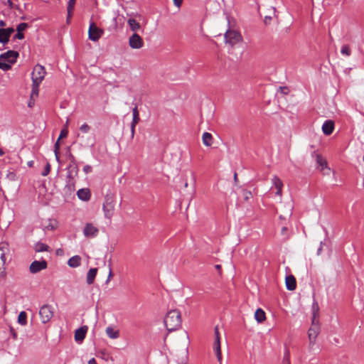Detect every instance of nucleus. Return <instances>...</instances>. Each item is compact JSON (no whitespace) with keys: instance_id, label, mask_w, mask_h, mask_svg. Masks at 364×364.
I'll list each match as a JSON object with an SVG mask.
<instances>
[{"instance_id":"45","label":"nucleus","mask_w":364,"mask_h":364,"mask_svg":"<svg viewBox=\"0 0 364 364\" xmlns=\"http://www.w3.org/2000/svg\"><path fill=\"white\" fill-rule=\"evenodd\" d=\"M73 10L74 9H70L69 10V9L68 8V17H67V23H70V19L73 15Z\"/></svg>"},{"instance_id":"7","label":"nucleus","mask_w":364,"mask_h":364,"mask_svg":"<svg viewBox=\"0 0 364 364\" xmlns=\"http://www.w3.org/2000/svg\"><path fill=\"white\" fill-rule=\"evenodd\" d=\"M39 316L43 323L48 322L53 316V311L51 306L43 305L39 311Z\"/></svg>"},{"instance_id":"52","label":"nucleus","mask_w":364,"mask_h":364,"mask_svg":"<svg viewBox=\"0 0 364 364\" xmlns=\"http://www.w3.org/2000/svg\"><path fill=\"white\" fill-rule=\"evenodd\" d=\"M112 272L111 271V269L109 270V275H108V277H107V283L110 280V279L112 278Z\"/></svg>"},{"instance_id":"24","label":"nucleus","mask_w":364,"mask_h":364,"mask_svg":"<svg viewBox=\"0 0 364 364\" xmlns=\"http://www.w3.org/2000/svg\"><path fill=\"white\" fill-rule=\"evenodd\" d=\"M255 318L258 323H262L266 319L265 312L262 309H257L255 312Z\"/></svg>"},{"instance_id":"42","label":"nucleus","mask_w":364,"mask_h":364,"mask_svg":"<svg viewBox=\"0 0 364 364\" xmlns=\"http://www.w3.org/2000/svg\"><path fill=\"white\" fill-rule=\"evenodd\" d=\"M92 168L91 166L90 165H85L83 168V171L85 173H89L90 172H92Z\"/></svg>"},{"instance_id":"23","label":"nucleus","mask_w":364,"mask_h":364,"mask_svg":"<svg viewBox=\"0 0 364 364\" xmlns=\"http://www.w3.org/2000/svg\"><path fill=\"white\" fill-rule=\"evenodd\" d=\"M105 332L107 336L112 339H116L119 337V331L114 330L111 326H107L105 329Z\"/></svg>"},{"instance_id":"58","label":"nucleus","mask_w":364,"mask_h":364,"mask_svg":"<svg viewBox=\"0 0 364 364\" xmlns=\"http://www.w3.org/2000/svg\"><path fill=\"white\" fill-rule=\"evenodd\" d=\"M4 152L3 151V150L1 149H0V156H2L4 155Z\"/></svg>"},{"instance_id":"1","label":"nucleus","mask_w":364,"mask_h":364,"mask_svg":"<svg viewBox=\"0 0 364 364\" xmlns=\"http://www.w3.org/2000/svg\"><path fill=\"white\" fill-rule=\"evenodd\" d=\"M164 324L168 331L177 330L181 325L180 311L176 309L169 311L164 318Z\"/></svg>"},{"instance_id":"5","label":"nucleus","mask_w":364,"mask_h":364,"mask_svg":"<svg viewBox=\"0 0 364 364\" xmlns=\"http://www.w3.org/2000/svg\"><path fill=\"white\" fill-rule=\"evenodd\" d=\"M242 40L241 34L235 30H228L225 33V41L231 46H235Z\"/></svg>"},{"instance_id":"33","label":"nucleus","mask_w":364,"mask_h":364,"mask_svg":"<svg viewBox=\"0 0 364 364\" xmlns=\"http://www.w3.org/2000/svg\"><path fill=\"white\" fill-rule=\"evenodd\" d=\"M11 63H8L4 60H0V69L3 70H9L11 68Z\"/></svg>"},{"instance_id":"27","label":"nucleus","mask_w":364,"mask_h":364,"mask_svg":"<svg viewBox=\"0 0 364 364\" xmlns=\"http://www.w3.org/2000/svg\"><path fill=\"white\" fill-rule=\"evenodd\" d=\"M312 314L311 319L319 320V306L316 302H314L312 305Z\"/></svg>"},{"instance_id":"4","label":"nucleus","mask_w":364,"mask_h":364,"mask_svg":"<svg viewBox=\"0 0 364 364\" xmlns=\"http://www.w3.org/2000/svg\"><path fill=\"white\" fill-rule=\"evenodd\" d=\"M320 333V322L319 320L311 319V324L308 331L309 348L310 350L314 349L316 344V338Z\"/></svg>"},{"instance_id":"46","label":"nucleus","mask_w":364,"mask_h":364,"mask_svg":"<svg viewBox=\"0 0 364 364\" xmlns=\"http://www.w3.org/2000/svg\"><path fill=\"white\" fill-rule=\"evenodd\" d=\"M23 38H24V35H23V33H21V32H19V33H18V32L17 31V33L15 35V38H17V39H20V40H21V39H23Z\"/></svg>"},{"instance_id":"62","label":"nucleus","mask_w":364,"mask_h":364,"mask_svg":"<svg viewBox=\"0 0 364 364\" xmlns=\"http://www.w3.org/2000/svg\"><path fill=\"white\" fill-rule=\"evenodd\" d=\"M13 335L14 337H16V336L15 333H13Z\"/></svg>"},{"instance_id":"55","label":"nucleus","mask_w":364,"mask_h":364,"mask_svg":"<svg viewBox=\"0 0 364 364\" xmlns=\"http://www.w3.org/2000/svg\"><path fill=\"white\" fill-rule=\"evenodd\" d=\"M322 251V243H321L320 247L318 249L317 255H319Z\"/></svg>"},{"instance_id":"36","label":"nucleus","mask_w":364,"mask_h":364,"mask_svg":"<svg viewBox=\"0 0 364 364\" xmlns=\"http://www.w3.org/2000/svg\"><path fill=\"white\" fill-rule=\"evenodd\" d=\"M283 364H291L290 362V354L289 350H286L284 358H283Z\"/></svg>"},{"instance_id":"10","label":"nucleus","mask_w":364,"mask_h":364,"mask_svg":"<svg viewBox=\"0 0 364 364\" xmlns=\"http://www.w3.org/2000/svg\"><path fill=\"white\" fill-rule=\"evenodd\" d=\"M129 46L132 49H140L144 46V41L140 36L134 33L129 38Z\"/></svg>"},{"instance_id":"21","label":"nucleus","mask_w":364,"mask_h":364,"mask_svg":"<svg viewBox=\"0 0 364 364\" xmlns=\"http://www.w3.org/2000/svg\"><path fill=\"white\" fill-rule=\"evenodd\" d=\"M77 195L80 200L84 201H87L90 198V192L87 188L80 189L77 191Z\"/></svg>"},{"instance_id":"9","label":"nucleus","mask_w":364,"mask_h":364,"mask_svg":"<svg viewBox=\"0 0 364 364\" xmlns=\"http://www.w3.org/2000/svg\"><path fill=\"white\" fill-rule=\"evenodd\" d=\"M215 342L213 344V350L215 353L218 361L219 362V364H222V353H221V348H220V333L218 331V328L216 326L215 328Z\"/></svg>"},{"instance_id":"56","label":"nucleus","mask_w":364,"mask_h":364,"mask_svg":"<svg viewBox=\"0 0 364 364\" xmlns=\"http://www.w3.org/2000/svg\"><path fill=\"white\" fill-rule=\"evenodd\" d=\"M6 26V23L4 21H0V26L4 27Z\"/></svg>"},{"instance_id":"2","label":"nucleus","mask_w":364,"mask_h":364,"mask_svg":"<svg viewBox=\"0 0 364 364\" xmlns=\"http://www.w3.org/2000/svg\"><path fill=\"white\" fill-rule=\"evenodd\" d=\"M10 259V250L9 244L6 242L0 243V278H5L6 276V265Z\"/></svg>"},{"instance_id":"31","label":"nucleus","mask_w":364,"mask_h":364,"mask_svg":"<svg viewBox=\"0 0 364 364\" xmlns=\"http://www.w3.org/2000/svg\"><path fill=\"white\" fill-rule=\"evenodd\" d=\"M39 85L40 84H36V83L33 82L32 91H31V100H33L34 97H37L38 96Z\"/></svg>"},{"instance_id":"48","label":"nucleus","mask_w":364,"mask_h":364,"mask_svg":"<svg viewBox=\"0 0 364 364\" xmlns=\"http://www.w3.org/2000/svg\"><path fill=\"white\" fill-rule=\"evenodd\" d=\"M173 4L176 6L180 7L183 3V0H173Z\"/></svg>"},{"instance_id":"47","label":"nucleus","mask_w":364,"mask_h":364,"mask_svg":"<svg viewBox=\"0 0 364 364\" xmlns=\"http://www.w3.org/2000/svg\"><path fill=\"white\" fill-rule=\"evenodd\" d=\"M279 90H280L282 93H283L284 95H287L288 94L289 90H288V88L287 87H280Z\"/></svg>"},{"instance_id":"25","label":"nucleus","mask_w":364,"mask_h":364,"mask_svg":"<svg viewBox=\"0 0 364 364\" xmlns=\"http://www.w3.org/2000/svg\"><path fill=\"white\" fill-rule=\"evenodd\" d=\"M127 23L131 31L134 32H136L141 28L140 23L137 22L134 18H129L127 21Z\"/></svg>"},{"instance_id":"38","label":"nucleus","mask_w":364,"mask_h":364,"mask_svg":"<svg viewBox=\"0 0 364 364\" xmlns=\"http://www.w3.org/2000/svg\"><path fill=\"white\" fill-rule=\"evenodd\" d=\"M28 27V24L26 23H21L18 25L17 28H16V31L19 33V32H23V31H25Z\"/></svg>"},{"instance_id":"53","label":"nucleus","mask_w":364,"mask_h":364,"mask_svg":"<svg viewBox=\"0 0 364 364\" xmlns=\"http://www.w3.org/2000/svg\"><path fill=\"white\" fill-rule=\"evenodd\" d=\"M272 18L271 17H267L266 16L265 17V19H264V23L267 24L268 23H269V21H271Z\"/></svg>"},{"instance_id":"35","label":"nucleus","mask_w":364,"mask_h":364,"mask_svg":"<svg viewBox=\"0 0 364 364\" xmlns=\"http://www.w3.org/2000/svg\"><path fill=\"white\" fill-rule=\"evenodd\" d=\"M341 53L343 55L350 56L351 54V50L348 45H344L342 46Z\"/></svg>"},{"instance_id":"19","label":"nucleus","mask_w":364,"mask_h":364,"mask_svg":"<svg viewBox=\"0 0 364 364\" xmlns=\"http://www.w3.org/2000/svg\"><path fill=\"white\" fill-rule=\"evenodd\" d=\"M97 268H91L89 269L86 276V282L87 284L90 285L93 284L97 274Z\"/></svg>"},{"instance_id":"11","label":"nucleus","mask_w":364,"mask_h":364,"mask_svg":"<svg viewBox=\"0 0 364 364\" xmlns=\"http://www.w3.org/2000/svg\"><path fill=\"white\" fill-rule=\"evenodd\" d=\"M48 264L46 260H41V261H33L30 267L29 270L32 274H36L41 270L46 269L47 268Z\"/></svg>"},{"instance_id":"43","label":"nucleus","mask_w":364,"mask_h":364,"mask_svg":"<svg viewBox=\"0 0 364 364\" xmlns=\"http://www.w3.org/2000/svg\"><path fill=\"white\" fill-rule=\"evenodd\" d=\"M75 0H69L68 8L69 10L74 9Z\"/></svg>"},{"instance_id":"15","label":"nucleus","mask_w":364,"mask_h":364,"mask_svg":"<svg viewBox=\"0 0 364 364\" xmlns=\"http://www.w3.org/2000/svg\"><path fill=\"white\" fill-rule=\"evenodd\" d=\"M87 326H83L80 327V328L77 329L75 332V340L77 342H81L82 341L86 336L87 331Z\"/></svg>"},{"instance_id":"22","label":"nucleus","mask_w":364,"mask_h":364,"mask_svg":"<svg viewBox=\"0 0 364 364\" xmlns=\"http://www.w3.org/2000/svg\"><path fill=\"white\" fill-rule=\"evenodd\" d=\"M68 264L72 268L79 267L81 264V257L79 255L72 257L68 259Z\"/></svg>"},{"instance_id":"51","label":"nucleus","mask_w":364,"mask_h":364,"mask_svg":"<svg viewBox=\"0 0 364 364\" xmlns=\"http://www.w3.org/2000/svg\"><path fill=\"white\" fill-rule=\"evenodd\" d=\"M88 364H97L95 358H92L89 360Z\"/></svg>"},{"instance_id":"3","label":"nucleus","mask_w":364,"mask_h":364,"mask_svg":"<svg viewBox=\"0 0 364 364\" xmlns=\"http://www.w3.org/2000/svg\"><path fill=\"white\" fill-rule=\"evenodd\" d=\"M116 198L113 194H107L102 203L104 215L107 219H111L114 214L116 206Z\"/></svg>"},{"instance_id":"44","label":"nucleus","mask_w":364,"mask_h":364,"mask_svg":"<svg viewBox=\"0 0 364 364\" xmlns=\"http://www.w3.org/2000/svg\"><path fill=\"white\" fill-rule=\"evenodd\" d=\"M73 10L74 9H70L69 10V9L68 8V17H67V23H70V19L73 15Z\"/></svg>"},{"instance_id":"39","label":"nucleus","mask_w":364,"mask_h":364,"mask_svg":"<svg viewBox=\"0 0 364 364\" xmlns=\"http://www.w3.org/2000/svg\"><path fill=\"white\" fill-rule=\"evenodd\" d=\"M68 134V128H63L60 133V135L58 136V141H60L63 138L67 137Z\"/></svg>"},{"instance_id":"13","label":"nucleus","mask_w":364,"mask_h":364,"mask_svg":"<svg viewBox=\"0 0 364 364\" xmlns=\"http://www.w3.org/2000/svg\"><path fill=\"white\" fill-rule=\"evenodd\" d=\"M18 57V53L14 50H9L0 55V60H4L8 63H14Z\"/></svg>"},{"instance_id":"61","label":"nucleus","mask_w":364,"mask_h":364,"mask_svg":"<svg viewBox=\"0 0 364 364\" xmlns=\"http://www.w3.org/2000/svg\"><path fill=\"white\" fill-rule=\"evenodd\" d=\"M184 186H185V188H187V187H188V183H187V182H186V183H185Z\"/></svg>"},{"instance_id":"14","label":"nucleus","mask_w":364,"mask_h":364,"mask_svg":"<svg viewBox=\"0 0 364 364\" xmlns=\"http://www.w3.org/2000/svg\"><path fill=\"white\" fill-rule=\"evenodd\" d=\"M132 114H133V119L131 123V136H132V138H134V134H135V127L140 120L139 113L137 107H135L133 108Z\"/></svg>"},{"instance_id":"29","label":"nucleus","mask_w":364,"mask_h":364,"mask_svg":"<svg viewBox=\"0 0 364 364\" xmlns=\"http://www.w3.org/2000/svg\"><path fill=\"white\" fill-rule=\"evenodd\" d=\"M18 322L22 326H25L27 323V314L25 311H21L19 313Z\"/></svg>"},{"instance_id":"20","label":"nucleus","mask_w":364,"mask_h":364,"mask_svg":"<svg viewBox=\"0 0 364 364\" xmlns=\"http://www.w3.org/2000/svg\"><path fill=\"white\" fill-rule=\"evenodd\" d=\"M286 287L288 290L293 291L296 287V279L293 275H289L286 277Z\"/></svg>"},{"instance_id":"34","label":"nucleus","mask_w":364,"mask_h":364,"mask_svg":"<svg viewBox=\"0 0 364 364\" xmlns=\"http://www.w3.org/2000/svg\"><path fill=\"white\" fill-rule=\"evenodd\" d=\"M54 153L55 156V159L58 161L60 160V141H58V139H57L55 145H54Z\"/></svg>"},{"instance_id":"30","label":"nucleus","mask_w":364,"mask_h":364,"mask_svg":"<svg viewBox=\"0 0 364 364\" xmlns=\"http://www.w3.org/2000/svg\"><path fill=\"white\" fill-rule=\"evenodd\" d=\"M48 248L49 247L47 245L42 242H38L35 246V250L38 252L48 251Z\"/></svg>"},{"instance_id":"17","label":"nucleus","mask_w":364,"mask_h":364,"mask_svg":"<svg viewBox=\"0 0 364 364\" xmlns=\"http://www.w3.org/2000/svg\"><path fill=\"white\" fill-rule=\"evenodd\" d=\"M334 129V122L332 120L326 121L322 126V131L324 134L328 136L332 134Z\"/></svg>"},{"instance_id":"16","label":"nucleus","mask_w":364,"mask_h":364,"mask_svg":"<svg viewBox=\"0 0 364 364\" xmlns=\"http://www.w3.org/2000/svg\"><path fill=\"white\" fill-rule=\"evenodd\" d=\"M272 182L277 188L276 195L279 196L281 198L283 188V183L282 180L277 176H274L272 179Z\"/></svg>"},{"instance_id":"54","label":"nucleus","mask_w":364,"mask_h":364,"mask_svg":"<svg viewBox=\"0 0 364 364\" xmlns=\"http://www.w3.org/2000/svg\"><path fill=\"white\" fill-rule=\"evenodd\" d=\"M234 181H235V183L237 184V181H238L237 173H235V174H234Z\"/></svg>"},{"instance_id":"41","label":"nucleus","mask_w":364,"mask_h":364,"mask_svg":"<svg viewBox=\"0 0 364 364\" xmlns=\"http://www.w3.org/2000/svg\"><path fill=\"white\" fill-rule=\"evenodd\" d=\"M243 197L245 200H248L252 197V193L249 191H243Z\"/></svg>"},{"instance_id":"49","label":"nucleus","mask_w":364,"mask_h":364,"mask_svg":"<svg viewBox=\"0 0 364 364\" xmlns=\"http://www.w3.org/2000/svg\"><path fill=\"white\" fill-rule=\"evenodd\" d=\"M5 31L7 32L9 37L14 32V29L12 28H5Z\"/></svg>"},{"instance_id":"28","label":"nucleus","mask_w":364,"mask_h":364,"mask_svg":"<svg viewBox=\"0 0 364 364\" xmlns=\"http://www.w3.org/2000/svg\"><path fill=\"white\" fill-rule=\"evenodd\" d=\"M9 36L5 28H0V43H6L9 41Z\"/></svg>"},{"instance_id":"32","label":"nucleus","mask_w":364,"mask_h":364,"mask_svg":"<svg viewBox=\"0 0 364 364\" xmlns=\"http://www.w3.org/2000/svg\"><path fill=\"white\" fill-rule=\"evenodd\" d=\"M316 162L322 169L327 168V162L321 155L316 156Z\"/></svg>"},{"instance_id":"8","label":"nucleus","mask_w":364,"mask_h":364,"mask_svg":"<svg viewBox=\"0 0 364 364\" xmlns=\"http://www.w3.org/2000/svg\"><path fill=\"white\" fill-rule=\"evenodd\" d=\"M103 31L98 28L94 22L90 24L88 29V37L89 39L92 41H98L103 34Z\"/></svg>"},{"instance_id":"40","label":"nucleus","mask_w":364,"mask_h":364,"mask_svg":"<svg viewBox=\"0 0 364 364\" xmlns=\"http://www.w3.org/2000/svg\"><path fill=\"white\" fill-rule=\"evenodd\" d=\"M50 168H51V167H50V164L47 163L44 168L43 171L42 172V176H46L48 175L50 171Z\"/></svg>"},{"instance_id":"26","label":"nucleus","mask_w":364,"mask_h":364,"mask_svg":"<svg viewBox=\"0 0 364 364\" xmlns=\"http://www.w3.org/2000/svg\"><path fill=\"white\" fill-rule=\"evenodd\" d=\"M202 141L205 146H210L213 143L212 134L208 132H204L202 136Z\"/></svg>"},{"instance_id":"12","label":"nucleus","mask_w":364,"mask_h":364,"mask_svg":"<svg viewBox=\"0 0 364 364\" xmlns=\"http://www.w3.org/2000/svg\"><path fill=\"white\" fill-rule=\"evenodd\" d=\"M99 230L92 223H88L85 224L83 230V234L86 237H95L97 235Z\"/></svg>"},{"instance_id":"60","label":"nucleus","mask_w":364,"mask_h":364,"mask_svg":"<svg viewBox=\"0 0 364 364\" xmlns=\"http://www.w3.org/2000/svg\"><path fill=\"white\" fill-rule=\"evenodd\" d=\"M215 267H216L217 269H220V265L218 264V265H216V266H215Z\"/></svg>"},{"instance_id":"6","label":"nucleus","mask_w":364,"mask_h":364,"mask_svg":"<svg viewBox=\"0 0 364 364\" xmlns=\"http://www.w3.org/2000/svg\"><path fill=\"white\" fill-rule=\"evenodd\" d=\"M46 70L43 66L37 65L32 72V81L36 84H41L46 75Z\"/></svg>"},{"instance_id":"50","label":"nucleus","mask_w":364,"mask_h":364,"mask_svg":"<svg viewBox=\"0 0 364 364\" xmlns=\"http://www.w3.org/2000/svg\"><path fill=\"white\" fill-rule=\"evenodd\" d=\"M56 255H63V250L62 249H58L56 250Z\"/></svg>"},{"instance_id":"59","label":"nucleus","mask_w":364,"mask_h":364,"mask_svg":"<svg viewBox=\"0 0 364 364\" xmlns=\"http://www.w3.org/2000/svg\"><path fill=\"white\" fill-rule=\"evenodd\" d=\"M31 100H32L31 99ZM32 105H33V102L31 101H30L28 103V106L32 107Z\"/></svg>"},{"instance_id":"37","label":"nucleus","mask_w":364,"mask_h":364,"mask_svg":"<svg viewBox=\"0 0 364 364\" xmlns=\"http://www.w3.org/2000/svg\"><path fill=\"white\" fill-rule=\"evenodd\" d=\"M79 129L81 132L87 134L90 132V127L87 124L85 123V124H82Z\"/></svg>"},{"instance_id":"57","label":"nucleus","mask_w":364,"mask_h":364,"mask_svg":"<svg viewBox=\"0 0 364 364\" xmlns=\"http://www.w3.org/2000/svg\"><path fill=\"white\" fill-rule=\"evenodd\" d=\"M68 123H69V119H68V120L66 121V123H65V127H64V128H68Z\"/></svg>"},{"instance_id":"18","label":"nucleus","mask_w":364,"mask_h":364,"mask_svg":"<svg viewBox=\"0 0 364 364\" xmlns=\"http://www.w3.org/2000/svg\"><path fill=\"white\" fill-rule=\"evenodd\" d=\"M58 222L55 219H48L46 220L43 224L44 230H54L58 228Z\"/></svg>"}]
</instances>
